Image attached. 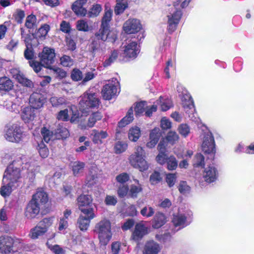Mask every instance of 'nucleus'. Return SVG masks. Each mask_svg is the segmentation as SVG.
<instances>
[{
    "label": "nucleus",
    "instance_id": "obj_31",
    "mask_svg": "<svg viewBox=\"0 0 254 254\" xmlns=\"http://www.w3.org/2000/svg\"><path fill=\"white\" fill-rule=\"evenodd\" d=\"M2 185L0 189V193L4 197L9 196L12 191L17 187V186L8 182L4 183L2 181Z\"/></svg>",
    "mask_w": 254,
    "mask_h": 254
},
{
    "label": "nucleus",
    "instance_id": "obj_41",
    "mask_svg": "<svg viewBox=\"0 0 254 254\" xmlns=\"http://www.w3.org/2000/svg\"><path fill=\"white\" fill-rule=\"evenodd\" d=\"M141 135V131L140 128L137 127H132L128 131V139L132 141H136Z\"/></svg>",
    "mask_w": 254,
    "mask_h": 254
},
{
    "label": "nucleus",
    "instance_id": "obj_56",
    "mask_svg": "<svg viewBox=\"0 0 254 254\" xmlns=\"http://www.w3.org/2000/svg\"><path fill=\"white\" fill-rule=\"evenodd\" d=\"M47 245L55 254H64V251L63 249L58 245H53L50 244L49 241L47 243Z\"/></svg>",
    "mask_w": 254,
    "mask_h": 254
},
{
    "label": "nucleus",
    "instance_id": "obj_9",
    "mask_svg": "<svg viewBox=\"0 0 254 254\" xmlns=\"http://www.w3.org/2000/svg\"><path fill=\"white\" fill-rule=\"evenodd\" d=\"M53 217L45 218L30 230L29 236L32 239H37L43 236L53 224Z\"/></svg>",
    "mask_w": 254,
    "mask_h": 254
},
{
    "label": "nucleus",
    "instance_id": "obj_23",
    "mask_svg": "<svg viewBox=\"0 0 254 254\" xmlns=\"http://www.w3.org/2000/svg\"><path fill=\"white\" fill-rule=\"evenodd\" d=\"M40 212V205L34 200H31L28 203L25 211V216L28 219H33Z\"/></svg>",
    "mask_w": 254,
    "mask_h": 254
},
{
    "label": "nucleus",
    "instance_id": "obj_51",
    "mask_svg": "<svg viewBox=\"0 0 254 254\" xmlns=\"http://www.w3.org/2000/svg\"><path fill=\"white\" fill-rule=\"evenodd\" d=\"M204 165V157L201 153H197L193 160V166L195 167H202Z\"/></svg>",
    "mask_w": 254,
    "mask_h": 254
},
{
    "label": "nucleus",
    "instance_id": "obj_8",
    "mask_svg": "<svg viewBox=\"0 0 254 254\" xmlns=\"http://www.w3.org/2000/svg\"><path fill=\"white\" fill-rule=\"evenodd\" d=\"M202 140L201 149L205 154L213 157L216 153L215 142L212 132L207 128L203 130L200 136Z\"/></svg>",
    "mask_w": 254,
    "mask_h": 254
},
{
    "label": "nucleus",
    "instance_id": "obj_13",
    "mask_svg": "<svg viewBox=\"0 0 254 254\" xmlns=\"http://www.w3.org/2000/svg\"><path fill=\"white\" fill-rule=\"evenodd\" d=\"M108 82L103 86L101 93L104 99L110 100L116 95L119 82L116 78H112Z\"/></svg>",
    "mask_w": 254,
    "mask_h": 254
},
{
    "label": "nucleus",
    "instance_id": "obj_29",
    "mask_svg": "<svg viewBox=\"0 0 254 254\" xmlns=\"http://www.w3.org/2000/svg\"><path fill=\"white\" fill-rule=\"evenodd\" d=\"M70 121L72 123H79V126L81 129L86 128L85 117L82 115L80 116L79 113L77 111H72V115L70 118Z\"/></svg>",
    "mask_w": 254,
    "mask_h": 254
},
{
    "label": "nucleus",
    "instance_id": "obj_4",
    "mask_svg": "<svg viewBox=\"0 0 254 254\" xmlns=\"http://www.w3.org/2000/svg\"><path fill=\"white\" fill-rule=\"evenodd\" d=\"M80 109L85 112L90 109H97L101 104L98 94L90 90L85 91L79 98Z\"/></svg>",
    "mask_w": 254,
    "mask_h": 254
},
{
    "label": "nucleus",
    "instance_id": "obj_42",
    "mask_svg": "<svg viewBox=\"0 0 254 254\" xmlns=\"http://www.w3.org/2000/svg\"><path fill=\"white\" fill-rule=\"evenodd\" d=\"M112 10L111 9L106 10L103 17L102 19L101 25L103 27L110 28L109 23L112 18Z\"/></svg>",
    "mask_w": 254,
    "mask_h": 254
},
{
    "label": "nucleus",
    "instance_id": "obj_3",
    "mask_svg": "<svg viewBox=\"0 0 254 254\" xmlns=\"http://www.w3.org/2000/svg\"><path fill=\"white\" fill-rule=\"evenodd\" d=\"M40 63L31 61H29V64L33 70L37 73L39 72L42 66L49 68L52 64L54 63L55 58V50L48 47H45L41 54L39 55Z\"/></svg>",
    "mask_w": 254,
    "mask_h": 254
},
{
    "label": "nucleus",
    "instance_id": "obj_40",
    "mask_svg": "<svg viewBox=\"0 0 254 254\" xmlns=\"http://www.w3.org/2000/svg\"><path fill=\"white\" fill-rule=\"evenodd\" d=\"M158 149L159 153L156 158V161L158 163H163L164 162V160L165 158V156L167 155L165 153L166 149L164 141H160L158 145Z\"/></svg>",
    "mask_w": 254,
    "mask_h": 254
},
{
    "label": "nucleus",
    "instance_id": "obj_53",
    "mask_svg": "<svg viewBox=\"0 0 254 254\" xmlns=\"http://www.w3.org/2000/svg\"><path fill=\"white\" fill-rule=\"evenodd\" d=\"M178 189L180 193L184 195L189 193L190 191V187L185 181H182L180 183Z\"/></svg>",
    "mask_w": 254,
    "mask_h": 254
},
{
    "label": "nucleus",
    "instance_id": "obj_24",
    "mask_svg": "<svg viewBox=\"0 0 254 254\" xmlns=\"http://www.w3.org/2000/svg\"><path fill=\"white\" fill-rule=\"evenodd\" d=\"M87 0H76L71 5V9L78 16H85L87 14V10L83 7Z\"/></svg>",
    "mask_w": 254,
    "mask_h": 254
},
{
    "label": "nucleus",
    "instance_id": "obj_33",
    "mask_svg": "<svg viewBox=\"0 0 254 254\" xmlns=\"http://www.w3.org/2000/svg\"><path fill=\"white\" fill-rule=\"evenodd\" d=\"M157 105L159 106L161 111H166L173 106L171 100L168 97H160L156 102Z\"/></svg>",
    "mask_w": 254,
    "mask_h": 254
},
{
    "label": "nucleus",
    "instance_id": "obj_63",
    "mask_svg": "<svg viewBox=\"0 0 254 254\" xmlns=\"http://www.w3.org/2000/svg\"><path fill=\"white\" fill-rule=\"evenodd\" d=\"M178 131L181 135L186 137L190 133V129L187 124H181L178 127Z\"/></svg>",
    "mask_w": 254,
    "mask_h": 254
},
{
    "label": "nucleus",
    "instance_id": "obj_32",
    "mask_svg": "<svg viewBox=\"0 0 254 254\" xmlns=\"http://www.w3.org/2000/svg\"><path fill=\"white\" fill-rule=\"evenodd\" d=\"M166 222L165 216L160 212L157 213L152 221V227L155 229H158L162 227Z\"/></svg>",
    "mask_w": 254,
    "mask_h": 254
},
{
    "label": "nucleus",
    "instance_id": "obj_5",
    "mask_svg": "<svg viewBox=\"0 0 254 254\" xmlns=\"http://www.w3.org/2000/svg\"><path fill=\"white\" fill-rule=\"evenodd\" d=\"M128 160L131 166L141 172L146 171L149 168V164L146 160L145 152L140 146L135 147L134 153L129 156Z\"/></svg>",
    "mask_w": 254,
    "mask_h": 254
},
{
    "label": "nucleus",
    "instance_id": "obj_45",
    "mask_svg": "<svg viewBox=\"0 0 254 254\" xmlns=\"http://www.w3.org/2000/svg\"><path fill=\"white\" fill-rule=\"evenodd\" d=\"M102 10V6L99 4H95L92 5L88 12H87L88 17H95L97 16Z\"/></svg>",
    "mask_w": 254,
    "mask_h": 254
},
{
    "label": "nucleus",
    "instance_id": "obj_18",
    "mask_svg": "<svg viewBox=\"0 0 254 254\" xmlns=\"http://www.w3.org/2000/svg\"><path fill=\"white\" fill-rule=\"evenodd\" d=\"M218 176V172L214 165H208L204 168L202 177L206 182L208 183L214 182L217 180Z\"/></svg>",
    "mask_w": 254,
    "mask_h": 254
},
{
    "label": "nucleus",
    "instance_id": "obj_34",
    "mask_svg": "<svg viewBox=\"0 0 254 254\" xmlns=\"http://www.w3.org/2000/svg\"><path fill=\"white\" fill-rule=\"evenodd\" d=\"M146 228L141 224H137L135 226L134 230L132 233V238L135 241L141 239L145 235Z\"/></svg>",
    "mask_w": 254,
    "mask_h": 254
},
{
    "label": "nucleus",
    "instance_id": "obj_54",
    "mask_svg": "<svg viewBox=\"0 0 254 254\" xmlns=\"http://www.w3.org/2000/svg\"><path fill=\"white\" fill-rule=\"evenodd\" d=\"M118 193L120 197H123L127 194L129 195V188L126 185H119L118 186Z\"/></svg>",
    "mask_w": 254,
    "mask_h": 254
},
{
    "label": "nucleus",
    "instance_id": "obj_47",
    "mask_svg": "<svg viewBox=\"0 0 254 254\" xmlns=\"http://www.w3.org/2000/svg\"><path fill=\"white\" fill-rule=\"evenodd\" d=\"M119 55V52L117 50H114L111 52V54L107 59H106L103 63L104 67H107L110 65L117 60Z\"/></svg>",
    "mask_w": 254,
    "mask_h": 254
},
{
    "label": "nucleus",
    "instance_id": "obj_44",
    "mask_svg": "<svg viewBox=\"0 0 254 254\" xmlns=\"http://www.w3.org/2000/svg\"><path fill=\"white\" fill-rule=\"evenodd\" d=\"M76 28L79 31L88 32L90 30V27L85 19L77 20L76 22Z\"/></svg>",
    "mask_w": 254,
    "mask_h": 254
},
{
    "label": "nucleus",
    "instance_id": "obj_28",
    "mask_svg": "<svg viewBox=\"0 0 254 254\" xmlns=\"http://www.w3.org/2000/svg\"><path fill=\"white\" fill-rule=\"evenodd\" d=\"M35 117V109L31 107H26L22 110L21 118L25 123H28L33 120Z\"/></svg>",
    "mask_w": 254,
    "mask_h": 254
},
{
    "label": "nucleus",
    "instance_id": "obj_37",
    "mask_svg": "<svg viewBox=\"0 0 254 254\" xmlns=\"http://www.w3.org/2000/svg\"><path fill=\"white\" fill-rule=\"evenodd\" d=\"M55 134L58 139L66 138L69 134L67 129L64 127L63 125L59 124L55 130Z\"/></svg>",
    "mask_w": 254,
    "mask_h": 254
},
{
    "label": "nucleus",
    "instance_id": "obj_39",
    "mask_svg": "<svg viewBox=\"0 0 254 254\" xmlns=\"http://www.w3.org/2000/svg\"><path fill=\"white\" fill-rule=\"evenodd\" d=\"M134 182L136 184L131 185L129 189V195L131 197H136L137 194L142 190L139 181L135 179Z\"/></svg>",
    "mask_w": 254,
    "mask_h": 254
},
{
    "label": "nucleus",
    "instance_id": "obj_25",
    "mask_svg": "<svg viewBox=\"0 0 254 254\" xmlns=\"http://www.w3.org/2000/svg\"><path fill=\"white\" fill-rule=\"evenodd\" d=\"M161 136V132L160 128L158 127L154 128L150 133V141L147 143L146 146L149 148H152L155 147L158 142Z\"/></svg>",
    "mask_w": 254,
    "mask_h": 254
},
{
    "label": "nucleus",
    "instance_id": "obj_57",
    "mask_svg": "<svg viewBox=\"0 0 254 254\" xmlns=\"http://www.w3.org/2000/svg\"><path fill=\"white\" fill-rule=\"evenodd\" d=\"M61 64L64 66L70 67L73 64V60L68 56H63L60 59Z\"/></svg>",
    "mask_w": 254,
    "mask_h": 254
},
{
    "label": "nucleus",
    "instance_id": "obj_46",
    "mask_svg": "<svg viewBox=\"0 0 254 254\" xmlns=\"http://www.w3.org/2000/svg\"><path fill=\"white\" fill-rule=\"evenodd\" d=\"M127 144L123 141H118L114 146L115 152L116 154H121L124 152L127 148Z\"/></svg>",
    "mask_w": 254,
    "mask_h": 254
},
{
    "label": "nucleus",
    "instance_id": "obj_14",
    "mask_svg": "<svg viewBox=\"0 0 254 254\" xmlns=\"http://www.w3.org/2000/svg\"><path fill=\"white\" fill-rule=\"evenodd\" d=\"M92 200L91 196L88 194H81L78 197L77 205L82 213L94 212V209L92 207Z\"/></svg>",
    "mask_w": 254,
    "mask_h": 254
},
{
    "label": "nucleus",
    "instance_id": "obj_64",
    "mask_svg": "<svg viewBox=\"0 0 254 254\" xmlns=\"http://www.w3.org/2000/svg\"><path fill=\"white\" fill-rule=\"evenodd\" d=\"M127 7V3L118 2L115 8V13L116 14H120L123 13Z\"/></svg>",
    "mask_w": 254,
    "mask_h": 254
},
{
    "label": "nucleus",
    "instance_id": "obj_1",
    "mask_svg": "<svg viewBox=\"0 0 254 254\" xmlns=\"http://www.w3.org/2000/svg\"><path fill=\"white\" fill-rule=\"evenodd\" d=\"M21 167L22 171L25 170V173H23V175L26 176L30 181L34 180L36 174L40 170L38 166L30 162L25 156L19 155L7 167L3 174V182L5 183L8 182L18 187L21 177Z\"/></svg>",
    "mask_w": 254,
    "mask_h": 254
},
{
    "label": "nucleus",
    "instance_id": "obj_6",
    "mask_svg": "<svg viewBox=\"0 0 254 254\" xmlns=\"http://www.w3.org/2000/svg\"><path fill=\"white\" fill-rule=\"evenodd\" d=\"M26 136L21 127L17 123L6 125L4 130V136L6 140L13 143H20Z\"/></svg>",
    "mask_w": 254,
    "mask_h": 254
},
{
    "label": "nucleus",
    "instance_id": "obj_26",
    "mask_svg": "<svg viewBox=\"0 0 254 254\" xmlns=\"http://www.w3.org/2000/svg\"><path fill=\"white\" fill-rule=\"evenodd\" d=\"M91 135L95 144H101L103 143L102 140L106 138L108 136V134L106 131L93 129Z\"/></svg>",
    "mask_w": 254,
    "mask_h": 254
},
{
    "label": "nucleus",
    "instance_id": "obj_59",
    "mask_svg": "<svg viewBox=\"0 0 254 254\" xmlns=\"http://www.w3.org/2000/svg\"><path fill=\"white\" fill-rule=\"evenodd\" d=\"M129 179V176L128 174L126 173H121L116 178L117 182L120 184V185L125 184Z\"/></svg>",
    "mask_w": 254,
    "mask_h": 254
},
{
    "label": "nucleus",
    "instance_id": "obj_12",
    "mask_svg": "<svg viewBox=\"0 0 254 254\" xmlns=\"http://www.w3.org/2000/svg\"><path fill=\"white\" fill-rule=\"evenodd\" d=\"M192 212L190 210H186L185 213H179L174 215L172 222L178 231L189 225L192 220Z\"/></svg>",
    "mask_w": 254,
    "mask_h": 254
},
{
    "label": "nucleus",
    "instance_id": "obj_60",
    "mask_svg": "<svg viewBox=\"0 0 254 254\" xmlns=\"http://www.w3.org/2000/svg\"><path fill=\"white\" fill-rule=\"evenodd\" d=\"M146 103L145 102H140L137 103L134 108V111L136 116H139L145 111V106Z\"/></svg>",
    "mask_w": 254,
    "mask_h": 254
},
{
    "label": "nucleus",
    "instance_id": "obj_61",
    "mask_svg": "<svg viewBox=\"0 0 254 254\" xmlns=\"http://www.w3.org/2000/svg\"><path fill=\"white\" fill-rule=\"evenodd\" d=\"M13 16L18 23H21L25 17V12L23 10L17 9L13 14Z\"/></svg>",
    "mask_w": 254,
    "mask_h": 254
},
{
    "label": "nucleus",
    "instance_id": "obj_27",
    "mask_svg": "<svg viewBox=\"0 0 254 254\" xmlns=\"http://www.w3.org/2000/svg\"><path fill=\"white\" fill-rule=\"evenodd\" d=\"M159 251V245L153 241H149L144 246L143 254H157Z\"/></svg>",
    "mask_w": 254,
    "mask_h": 254
},
{
    "label": "nucleus",
    "instance_id": "obj_55",
    "mask_svg": "<svg viewBox=\"0 0 254 254\" xmlns=\"http://www.w3.org/2000/svg\"><path fill=\"white\" fill-rule=\"evenodd\" d=\"M97 179V173L95 172H93L92 171H90L86 178L87 184L89 186H91L96 183Z\"/></svg>",
    "mask_w": 254,
    "mask_h": 254
},
{
    "label": "nucleus",
    "instance_id": "obj_50",
    "mask_svg": "<svg viewBox=\"0 0 254 254\" xmlns=\"http://www.w3.org/2000/svg\"><path fill=\"white\" fill-rule=\"evenodd\" d=\"M50 102L53 107H59L66 103V100L64 97H52Z\"/></svg>",
    "mask_w": 254,
    "mask_h": 254
},
{
    "label": "nucleus",
    "instance_id": "obj_43",
    "mask_svg": "<svg viewBox=\"0 0 254 254\" xmlns=\"http://www.w3.org/2000/svg\"><path fill=\"white\" fill-rule=\"evenodd\" d=\"M102 116L100 113L95 112L93 113L91 116L89 118L88 123L86 124V128L91 127L94 126L95 123L101 119Z\"/></svg>",
    "mask_w": 254,
    "mask_h": 254
},
{
    "label": "nucleus",
    "instance_id": "obj_49",
    "mask_svg": "<svg viewBox=\"0 0 254 254\" xmlns=\"http://www.w3.org/2000/svg\"><path fill=\"white\" fill-rule=\"evenodd\" d=\"M155 213L153 207L149 206H145L140 211V214L144 217L148 218L152 216Z\"/></svg>",
    "mask_w": 254,
    "mask_h": 254
},
{
    "label": "nucleus",
    "instance_id": "obj_20",
    "mask_svg": "<svg viewBox=\"0 0 254 254\" xmlns=\"http://www.w3.org/2000/svg\"><path fill=\"white\" fill-rule=\"evenodd\" d=\"M2 70V60L0 59V73ZM13 87V83L9 77L5 76L0 77V95L5 92L11 90Z\"/></svg>",
    "mask_w": 254,
    "mask_h": 254
},
{
    "label": "nucleus",
    "instance_id": "obj_30",
    "mask_svg": "<svg viewBox=\"0 0 254 254\" xmlns=\"http://www.w3.org/2000/svg\"><path fill=\"white\" fill-rule=\"evenodd\" d=\"M37 204H45L48 200L47 193L43 190H39L33 195L32 199Z\"/></svg>",
    "mask_w": 254,
    "mask_h": 254
},
{
    "label": "nucleus",
    "instance_id": "obj_36",
    "mask_svg": "<svg viewBox=\"0 0 254 254\" xmlns=\"http://www.w3.org/2000/svg\"><path fill=\"white\" fill-rule=\"evenodd\" d=\"M133 120V108L130 107L128 110L126 116L119 123V127H123L130 124Z\"/></svg>",
    "mask_w": 254,
    "mask_h": 254
},
{
    "label": "nucleus",
    "instance_id": "obj_15",
    "mask_svg": "<svg viewBox=\"0 0 254 254\" xmlns=\"http://www.w3.org/2000/svg\"><path fill=\"white\" fill-rule=\"evenodd\" d=\"M21 102V98L8 95L3 98L1 105L10 112L17 113L19 112Z\"/></svg>",
    "mask_w": 254,
    "mask_h": 254
},
{
    "label": "nucleus",
    "instance_id": "obj_48",
    "mask_svg": "<svg viewBox=\"0 0 254 254\" xmlns=\"http://www.w3.org/2000/svg\"><path fill=\"white\" fill-rule=\"evenodd\" d=\"M36 17L34 15H28L26 18L25 26L28 29L33 28L36 25Z\"/></svg>",
    "mask_w": 254,
    "mask_h": 254
},
{
    "label": "nucleus",
    "instance_id": "obj_10",
    "mask_svg": "<svg viewBox=\"0 0 254 254\" xmlns=\"http://www.w3.org/2000/svg\"><path fill=\"white\" fill-rule=\"evenodd\" d=\"M109 28H110L109 27H104L101 26V28L99 31L95 34V39H96L97 40H102L103 41L102 44H104L103 42L107 40H108L109 41L112 43H114L117 39V35L113 33L110 36L111 33L109 30ZM92 45L93 51L95 52L98 49V43L95 40L93 41Z\"/></svg>",
    "mask_w": 254,
    "mask_h": 254
},
{
    "label": "nucleus",
    "instance_id": "obj_58",
    "mask_svg": "<svg viewBox=\"0 0 254 254\" xmlns=\"http://www.w3.org/2000/svg\"><path fill=\"white\" fill-rule=\"evenodd\" d=\"M41 134L44 141L48 143L52 139L53 133L46 127H43L41 129Z\"/></svg>",
    "mask_w": 254,
    "mask_h": 254
},
{
    "label": "nucleus",
    "instance_id": "obj_11",
    "mask_svg": "<svg viewBox=\"0 0 254 254\" xmlns=\"http://www.w3.org/2000/svg\"><path fill=\"white\" fill-rule=\"evenodd\" d=\"M178 3L175 2L171 8L168 17V29L169 32H173L176 29L182 15V11L177 7Z\"/></svg>",
    "mask_w": 254,
    "mask_h": 254
},
{
    "label": "nucleus",
    "instance_id": "obj_2",
    "mask_svg": "<svg viewBox=\"0 0 254 254\" xmlns=\"http://www.w3.org/2000/svg\"><path fill=\"white\" fill-rule=\"evenodd\" d=\"M34 245H24L18 240L14 241L8 236L0 237V253L3 254H21L23 251H30Z\"/></svg>",
    "mask_w": 254,
    "mask_h": 254
},
{
    "label": "nucleus",
    "instance_id": "obj_7",
    "mask_svg": "<svg viewBox=\"0 0 254 254\" xmlns=\"http://www.w3.org/2000/svg\"><path fill=\"white\" fill-rule=\"evenodd\" d=\"M111 225L109 220L104 219L97 223L95 226V232L98 235L100 243L106 246L112 237Z\"/></svg>",
    "mask_w": 254,
    "mask_h": 254
},
{
    "label": "nucleus",
    "instance_id": "obj_52",
    "mask_svg": "<svg viewBox=\"0 0 254 254\" xmlns=\"http://www.w3.org/2000/svg\"><path fill=\"white\" fill-rule=\"evenodd\" d=\"M179 138V135L175 131H170L166 136L167 140L171 144H175L178 140Z\"/></svg>",
    "mask_w": 254,
    "mask_h": 254
},
{
    "label": "nucleus",
    "instance_id": "obj_22",
    "mask_svg": "<svg viewBox=\"0 0 254 254\" xmlns=\"http://www.w3.org/2000/svg\"><path fill=\"white\" fill-rule=\"evenodd\" d=\"M45 102V98L41 94L37 92L32 93L29 98L30 107L34 109H38L43 107Z\"/></svg>",
    "mask_w": 254,
    "mask_h": 254
},
{
    "label": "nucleus",
    "instance_id": "obj_17",
    "mask_svg": "<svg viewBox=\"0 0 254 254\" xmlns=\"http://www.w3.org/2000/svg\"><path fill=\"white\" fill-rule=\"evenodd\" d=\"M96 217L95 212L82 213L77 220V224L80 230L83 231L88 229L90 221Z\"/></svg>",
    "mask_w": 254,
    "mask_h": 254
},
{
    "label": "nucleus",
    "instance_id": "obj_16",
    "mask_svg": "<svg viewBox=\"0 0 254 254\" xmlns=\"http://www.w3.org/2000/svg\"><path fill=\"white\" fill-rule=\"evenodd\" d=\"M124 49V56L129 59H135L140 52L139 46L134 41H128Z\"/></svg>",
    "mask_w": 254,
    "mask_h": 254
},
{
    "label": "nucleus",
    "instance_id": "obj_21",
    "mask_svg": "<svg viewBox=\"0 0 254 254\" xmlns=\"http://www.w3.org/2000/svg\"><path fill=\"white\" fill-rule=\"evenodd\" d=\"M11 73L13 77L21 84L28 88H32L34 86L31 80L27 78L23 73L17 69H13Z\"/></svg>",
    "mask_w": 254,
    "mask_h": 254
},
{
    "label": "nucleus",
    "instance_id": "obj_35",
    "mask_svg": "<svg viewBox=\"0 0 254 254\" xmlns=\"http://www.w3.org/2000/svg\"><path fill=\"white\" fill-rule=\"evenodd\" d=\"M159 164L161 165L166 164L167 168L170 171L175 170L178 166V162L176 158L173 156L168 157L167 155L165 156L164 162Z\"/></svg>",
    "mask_w": 254,
    "mask_h": 254
},
{
    "label": "nucleus",
    "instance_id": "obj_38",
    "mask_svg": "<svg viewBox=\"0 0 254 254\" xmlns=\"http://www.w3.org/2000/svg\"><path fill=\"white\" fill-rule=\"evenodd\" d=\"M73 174L75 176H78L82 173L85 163L80 161H75L72 162L70 165Z\"/></svg>",
    "mask_w": 254,
    "mask_h": 254
},
{
    "label": "nucleus",
    "instance_id": "obj_62",
    "mask_svg": "<svg viewBox=\"0 0 254 254\" xmlns=\"http://www.w3.org/2000/svg\"><path fill=\"white\" fill-rule=\"evenodd\" d=\"M38 151L40 155L43 158H46L49 155V150L43 143L39 144Z\"/></svg>",
    "mask_w": 254,
    "mask_h": 254
},
{
    "label": "nucleus",
    "instance_id": "obj_19",
    "mask_svg": "<svg viewBox=\"0 0 254 254\" xmlns=\"http://www.w3.org/2000/svg\"><path fill=\"white\" fill-rule=\"evenodd\" d=\"M141 28V25L137 19H129L123 25V29L127 34H132L138 32Z\"/></svg>",
    "mask_w": 254,
    "mask_h": 254
}]
</instances>
